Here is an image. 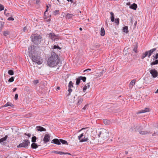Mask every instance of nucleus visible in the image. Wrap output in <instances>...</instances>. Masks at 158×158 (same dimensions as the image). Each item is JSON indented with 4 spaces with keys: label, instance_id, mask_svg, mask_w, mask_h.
I'll return each mask as SVG.
<instances>
[{
    "label": "nucleus",
    "instance_id": "obj_31",
    "mask_svg": "<svg viewBox=\"0 0 158 158\" xmlns=\"http://www.w3.org/2000/svg\"><path fill=\"white\" fill-rule=\"evenodd\" d=\"M88 139L87 138H85V137H84V139H81L80 140V142H84L87 141Z\"/></svg>",
    "mask_w": 158,
    "mask_h": 158
},
{
    "label": "nucleus",
    "instance_id": "obj_30",
    "mask_svg": "<svg viewBox=\"0 0 158 158\" xmlns=\"http://www.w3.org/2000/svg\"><path fill=\"white\" fill-rule=\"evenodd\" d=\"M138 48V46L137 45V43H136V45H135L134 48L133 49V51H134L135 53H137L138 52L137 50V48Z\"/></svg>",
    "mask_w": 158,
    "mask_h": 158
},
{
    "label": "nucleus",
    "instance_id": "obj_28",
    "mask_svg": "<svg viewBox=\"0 0 158 158\" xmlns=\"http://www.w3.org/2000/svg\"><path fill=\"white\" fill-rule=\"evenodd\" d=\"M81 80L80 79V78L79 77H78V78L76 79V85H79V84H80V82Z\"/></svg>",
    "mask_w": 158,
    "mask_h": 158
},
{
    "label": "nucleus",
    "instance_id": "obj_46",
    "mask_svg": "<svg viewBox=\"0 0 158 158\" xmlns=\"http://www.w3.org/2000/svg\"><path fill=\"white\" fill-rule=\"evenodd\" d=\"M33 82L35 85H36L39 82V81L37 80H35L33 81Z\"/></svg>",
    "mask_w": 158,
    "mask_h": 158
},
{
    "label": "nucleus",
    "instance_id": "obj_33",
    "mask_svg": "<svg viewBox=\"0 0 158 158\" xmlns=\"http://www.w3.org/2000/svg\"><path fill=\"white\" fill-rule=\"evenodd\" d=\"M36 136H33L31 138V142L33 143H35L36 142Z\"/></svg>",
    "mask_w": 158,
    "mask_h": 158
},
{
    "label": "nucleus",
    "instance_id": "obj_35",
    "mask_svg": "<svg viewBox=\"0 0 158 158\" xmlns=\"http://www.w3.org/2000/svg\"><path fill=\"white\" fill-rule=\"evenodd\" d=\"M3 34L4 36H7L9 34V32L7 31H5L3 32Z\"/></svg>",
    "mask_w": 158,
    "mask_h": 158
},
{
    "label": "nucleus",
    "instance_id": "obj_63",
    "mask_svg": "<svg viewBox=\"0 0 158 158\" xmlns=\"http://www.w3.org/2000/svg\"><path fill=\"white\" fill-rule=\"evenodd\" d=\"M155 93H158V89H157V90L156 91V92H155Z\"/></svg>",
    "mask_w": 158,
    "mask_h": 158
},
{
    "label": "nucleus",
    "instance_id": "obj_34",
    "mask_svg": "<svg viewBox=\"0 0 158 158\" xmlns=\"http://www.w3.org/2000/svg\"><path fill=\"white\" fill-rule=\"evenodd\" d=\"M79 77L80 78L81 80H82V81L83 82H85L86 80V78L85 77H82V76H80Z\"/></svg>",
    "mask_w": 158,
    "mask_h": 158
},
{
    "label": "nucleus",
    "instance_id": "obj_18",
    "mask_svg": "<svg viewBox=\"0 0 158 158\" xmlns=\"http://www.w3.org/2000/svg\"><path fill=\"white\" fill-rule=\"evenodd\" d=\"M38 146L37 144L35 143H32L31 145V147L33 149H36L38 147Z\"/></svg>",
    "mask_w": 158,
    "mask_h": 158
},
{
    "label": "nucleus",
    "instance_id": "obj_64",
    "mask_svg": "<svg viewBox=\"0 0 158 158\" xmlns=\"http://www.w3.org/2000/svg\"><path fill=\"white\" fill-rule=\"evenodd\" d=\"M57 1H58V2H59L60 3V1H59V0H57Z\"/></svg>",
    "mask_w": 158,
    "mask_h": 158
},
{
    "label": "nucleus",
    "instance_id": "obj_42",
    "mask_svg": "<svg viewBox=\"0 0 158 158\" xmlns=\"http://www.w3.org/2000/svg\"><path fill=\"white\" fill-rule=\"evenodd\" d=\"M84 136V133H82L78 137V139L80 140H81V138Z\"/></svg>",
    "mask_w": 158,
    "mask_h": 158
},
{
    "label": "nucleus",
    "instance_id": "obj_4",
    "mask_svg": "<svg viewBox=\"0 0 158 158\" xmlns=\"http://www.w3.org/2000/svg\"><path fill=\"white\" fill-rule=\"evenodd\" d=\"M109 133L105 129H102L98 134V137H101L103 139H105L108 136Z\"/></svg>",
    "mask_w": 158,
    "mask_h": 158
},
{
    "label": "nucleus",
    "instance_id": "obj_56",
    "mask_svg": "<svg viewBox=\"0 0 158 158\" xmlns=\"http://www.w3.org/2000/svg\"><path fill=\"white\" fill-rule=\"evenodd\" d=\"M91 70V69H86V70H85L84 71V72H85V71H88V70L90 71V70Z\"/></svg>",
    "mask_w": 158,
    "mask_h": 158
},
{
    "label": "nucleus",
    "instance_id": "obj_48",
    "mask_svg": "<svg viewBox=\"0 0 158 158\" xmlns=\"http://www.w3.org/2000/svg\"><path fill=\"white\" fill-rule=\"evenodd\" d=\"M14 19L13 18L11 17H9L7 19V20L9 21H10V20L13 21L14 20Z\"/></svg>",
    "mask_w": 158,
    "mask_h": 158
},
{
    "label": "nucleus",
    "instance_id": "obj_41",
    "mask_svg": "<svg viewBox=\"0 0 158 158\" xmlns=\"http://www.w3.org/2000/svg\"><path fill=\"white\" fill-rule=\"evenodd\" d=\"M4 6L3 5L0 4V10L1 11H2V10H4Z\"/></svg>",
    "mask_w": 158,
    "mask_h": 158
},
{
    "label": "nucleus",
    "instance_id": "obj_53",
    "mask_svg": "<svg viewBox=\"0 0 158 158\" xmlns=\"http://www.w3.org/2000/svg\"><path fill=\"white\" fill-rule=\"evenodd\" d=\"M40 0H36V3L37 4H39L40 3Z\"/></svg>",
    "mask_w": 158,
    "mask_h": 158
},
{
    "label": "nucleus",
    "instance_id": "obj_14",
    "mask_svg": "<svg viewBox=\"0 0 158 158\" xmlns=\"http://www.w3.org/2000/svg\"><path fill=\"white\" fill-rule=\"evenodd\" d=\"M74 15L73 14L68 13L66 15L65 17L67 19H69L72 18Z\"/></svg>",
    "mask_w": 158,
    "mask_h": 158
},
{
    "label": "nucleus",
    "instance_id": "obj_52",
    "mask_svg": "<svg viewBox=\"0 0 158 158\" xmlns=\"http://www.w3.org/2000/svg\"><path fill=\"white\" fill-rule=\"evenodd\" d=\"M18 98V94H16L15 95V100H17Z\"/></svg>",
    "mask_w": 158,
    "mask_h": 158
},
{
    "label": "nucleus",
    "instance_id": "obj_24",
    "mask_svg": "<svg viewBox=\"0 0 158 158\" xmlns=\"http://www.w3.org/2000/svg\"><path fill=\"white\" fill-rule=\"evenodd\" d=\"M148 55V51H146L143 54V56L141 57V58L142 59H143L144 58H145Z\"/></svg>",
    "mask_w": 158,
    "mask_h": 158
},
{
    "label": "nucleus",
    "instance_id": "obj_39",
    "mask_svg": "<svg viewBox=\"0 0 158 158\" xmlns=\"http://www.w3.org/2000/svg\"><path fill=\"white\" fill-rule=\"evenodd\" d=\"M14 81V78L13 77H11V78L9 79L8 80V81L10 82H12L13 81Z\"/></svg>",
    "mask_w": 158,
    "mask_h": 158
},
{
    "label": "nucleus",
    "instance_id": "obj_60",
    "mask_svg": "<svg viewBox=\"0 0 158 158\" xmlns=\"http://www.w3.org/2000/svg\"><path fill=\"white\" fill-rule=\"evenodd\" d=\"M60 89V88L59 87H57L56 88V90H59V89Z\"/></svg>",
    "mask_w": 158,
    "mask_h": 158
},
{
    "label": "nucleus",
    "instance_id": "obj_29",
    "mask_svg": "<svg viewBox=\"0 0 158 158\" xmlns=\"http://www.w3.org/2000/svg\"><path fill=\"white\" fill-rule=\"evenodd\" d=\"M8 136L7 135H6L4 137L0 139L1 142H3L4 141H5L7 138Z\"/></svg>",
    "mask_w": 158,
    "mask_h": 158
},
{
    "label": "nucleus",
    "instance_id": "obj_10",
    "mask_svg": "<svg viewBox=\"0 0 158 158\" xmlns=\"http://www.w3.org/2000/svg\"><path fill=\"white\" fill-rule=\"evenodd\" d=\"M36 128L38 131H46V129L45 128L40 126H37L36 127Z\"/></svg>",
    "mask_w": 158,
    "mask_h": 158
},
{
    "label": "nucleus",
    "instance_id": "obj_51",
    "mask_svg": "<svg viewBox=\"0 0 158 158\" xmlns=\"http://www.w3.org/2000/svg\"><path fill=\"white\" fill-rule=\"evenodd\" d=\"M24 135H25L29 137H31V134H29V133L27 134L26 133H25L24 134Z\"/></svg>",
    "mask_w": 158,
    "mask_h": 158
},
{
    "label": "nucleus",
    "instance_id": "obj_16",
    "mask_svg": "<svg viewBox=\"0 0 158 158\" xmlns=\"http://www.w3.org/2000/svg\"><path fill=\"white\" fill-rule=\"evenodd\" d=\"M49 35L50 36L51 39L52 40H55L56 39V35L53 33H50L49 34Z\"/></svg>",
    "mask_w": 158,
    "mask_h": 158
},
{
    "label": "nucleus",
    "instance_id": "obj_2",
    "mask_svg": "<svg viewBox=\"0 0 158 158\" xmlns=\"http://www.w3.org/2000/svg\"><path fill=\"white\" fill-rule=\"evenodd\" d=\"M38 53H37L36 51H34L33 53H32L30 55V56L33 62H35L38 64H41L42 63V60L40 56H38L39 53L38 51Z\"/></svg>",
    "mask_w": 158,
    "mask_h": 158
},
{
    "label": "nucleus",
    "instance_id": "obj_43",
    "mask_svg": "<svg viewBox=\"0 0 158 158\" xmlns=\"http://www.w3.org/2000/svg\"><path fill=\"white\" fill-rule=\"evenodd\" d=\"M53 48H54V49L58 48V49H61V48H60L58 46L56 45H55L54 46Z\"/></svg>",
    "mask_w": 158,
    "mask_h": 158
},
{
    "label": "nucleus",
    "instance_id": "obj_55",
    "mask_svg": "<svg viewBox=\"0 0 158 158\" xmlns=\"http://www.w3.org/2000/svg\"><path fill=\"white\" fill-rule=\"evenodd\" d=\"M90 83H87V87L88 88H89L90 87Z\"/></svg>",
    "mask_w": 158,
    "mask_h": 158
},
{
    "label": "nucleus",
    "instance_id": "obj_36",
    "mask_svg": "<svg viewBox=\"0 0 158 158\" xmlns=\"http://www.w3.org/2000/svg\"><path fill=\"white\" fill-rule=\"evenodd\" d=\"M8 74L11 75H12L14 74V71L12 70H10L8 71Z\"/></svg>",
    "mask_w": 158,
    "mask_h": 158
},
{
    "label": "nucleus",
    "instance_id": "obj_25",
    "mask_svg": "<svg viewBox=\"0 0 158 158\" xmlns=\"http://www.w3.org/2000/svg\"><path fill=\"white\" fill-rule=\"evenodd\" d=\"M103 122L106 125H108L110 124V121L107 119L103 120Z\"/></svg>",
    "mask_w": 158,
    "mask_h": 158
},
{
    "label": "nucleus",
    "instance_id": "obj_45",
    "mask_svg": "<svg viewBox=\"0 0 158 158\" xmlns=\"http://www.w3.org/2000/svg\"><path fill=\"white\" fill-rule=\"evenodd\" d=\"M153 57H154V60L155 59H157L158 58V53L156 54L155 56H153Z\"/></svg>",
    "mask_w": 158,
    "mask_h": 158
},
{
    "label": "nucleus",
    "instance_id": "obj_38",
    "mask_svg": "<svg viewBox=\"0 0 158 158\" xmlns=\"http://www.w3.org/2000/svg\"><path fill=\"white\" fill-rule=\"evenodd\" d=\"M115 23L117 24V25L119 24V18H116L115 20Z\"/></svg>",
    "mask_w": 158,
    "mask_h": 158
},
{
    "label": "nucleus",
    "instance_id": "obj_7",
    "mask_svg": "<svg viewBox=\"0 0 158 158\" xmlns=\"http://www.w3.org/2000/svg\"><path fill=\"white\" fill-rule=\"evenodd\" d=\"M73 83L71 81L69 82L68 85L69 89L68 90V91L69 92V93L68 94V95H69L70 93L72 91L71 88L73 87Z\"/></svg>",
    "mask_w": 158,
    "mask_h": 158
},
{
    "label": "nucleus",
    "instance_id": "obj_26",
    "mask_svg": "<svg viewBox=\"0 0 158 158\" xmlns=\"http://www.w3.org/2000/svg\"><path fill=\"white\" fill-rule=\"evenodd\" d=\"M4 14L6 16H9L11 15L10 13L8 12L6 9H5L4 10Z\"/></svg>",
    "mask_w": 158,
    "mask_h": 158
},
{
    "label": "nucleus",
    "instance_id": "obj_22",
    "mask_svg": "<svg viewBox=\"0 0 158 158\" xmlns=\"http://www.w3.org/2000/svg\"><path fill=\"white\" fill-rule=\"evenodd\" d=\"M60 143L64 144H67L68 145V143L67 141L64 139H60Z\"/></svg>",
    "mask_w": 158,
    "mask_h": 158
},
{
    "label": "nucleus",
    "instance_id": "obj_49",
    "mask_svg": "<svg viewBox=\"0 0 158 158\" xmlns=\"http://www.w3.org/2000/svg\"><path fill=\"white\" fill-rule=\"evenodd\" d=\"M87 88V85H85L83 88V91L84 92H85V91L86 90Z\"/></svg>",
    "mask_w": 158,
    "mask_h": 158
},
{
    "label": "nucleus",
    "instance_id": "obj_54",
    "mask_svg": "<svg viewBox=\"0 0 158 158\" xmlns=\"http://www.w3.org/2000/svg\"><path fill=\"white\" fill-rule=\"evenodd\" d=\"M52 153L58 154V151H52Z\"/></svg>",
    "mask_w": 158,
    "mask_h": 158
},
{
    "label": "nucleus",
    "instance_id": "obj_47",
    "mask_svg": "<svg viewBox=\"0 0 158 158\" xmlns=\"http://www.w3.org/2000/svg\"><path fill=\"white\" fill-rule=\"evenodd\" d=\"M88 104H86V105L84 106V107L82 109L84 110H86V109H87V108H88Z\"/></svg>",
    "mask_w": 158,
    "mask_h": 158
},
{
    "label": "nucleus",
    "instance_id": "obj_8",
    "mask_svg": "<svg viewBox=\"0 0 158 158\" xmlns=\"http://www.w3.org/2000/svg\"><path fill=\"white\" fill-rule=\"evenodd\" d=\"M50 138V136L48 134H46L44 137L43 140L44 143H47L49 141Z\"/></svg>",
    "mask_w": 158,
    "mask_h": 158
},
{
    "label": "nucleus",
    "instance_id": "obj_21",
    "mask_svg": "<svg viewBox=\"0 0 158 158\" xmlns=\"http://www.w3.org/2000/svg\"><path fill=\"white\" fill-rule=\"evenodd\" d=\"M111 15V21L113 22L114 20V14L112 12H110V13Z\"/></svg>",
    "mask_w": 158,
    "mask_h": 158
},
{
    "label": "nucleus",
    "instance_id": "obj_57",
    "mask_svg": "<svg viewBox=\"0 0 158 158\" xmlns=\"http://www.w3.org/2000/svg\"><path fill=\"white\" fill-rule=\"evenodd\" d=\"M16 89H17V88H14L13 89V92H15L16 90Z\"/></svg>",
    "mask_w": 158,
    "mask_h": 158
},
{
    "label": "nucleus",
    "instance_id": "obj_19",
    "mask_svg": "<svg viewBox=\"0 0 158 158\" xmlns=\"http://www.w3.org/2000/svg\"><path fill=\"white\" fill-rule=\"evenodd\" d=\"M100 35L101 36H103L105 34V31L103 27H102L101 29Z\"/></svg>",
    "mask_w": 158,
    "mask_h": 158
},
{
    "label": "nucleus",
    "instance_id": "obj_40",
    "mask_svg": "<svg viewBox=\"0 0 158 158\" xmlns=\"http://www.w3.org/2000/svg\"><path fill=\"white\" fill-rule=\"evenodd\" d=\"M59 14V10H55L54 12V14L55 15H58Z\"/></svg>",
    "mask_w": 158,
    "mask_h": 158
},
{
    "label": "nucleus",
    "instance_id": "obj_61",
    "mask_svg": "<svg viewBox=\"0 0 158 158\" xmlns=\"http://www.w3.org/2000/svg\"><path fill=\"white\" fill-rule=\"evenodd\" d=\"M69 2H70L71 3H73V0H69Z\"/></svg>",
    "mask_w": 158,
    "mask_h": 158
},
{
    "label": "nucleus",
    "instance_id": "obj_27",
    "mask_svg": "<svg viewBox=\"0 0 158 158\" xmlns=\"http://www.w3.org/2000/svg\"><path fill=\"white\" fill-rule=\"evenodd\" d=\"M139 133L142 135H145L148 134L149 132L148 131H139Z\"/></svg>",
    "mask_w": 158,
    "mask_h": 158
},
{
    "label": "nucleus",
    "instance_id": "obj_37",
    "mask_svg": "<svg viewBox=\"0 0 158 158\" xmlns=\"http://www.w3.org/2000/svg\"><path fill=\"white\" fill-rule=\"evenodd\" d=\"M58 154H59L60 155H63V154H69V153H64V152H61V151H58Z\"/></svg>",
    "mask_w": 158,
    "mask_h": 158
},
{
    "label": "nucleus",
    "instance_id": "obj_6",
    "mask_svg": "<svg viewBox=\"0 0 158 158\" xmlns=\"http://www.w3.org/2000/svg\"><path fill=\"white\" fill-rule=\"evenodd\" d=\"M150 72L154 78L158 76V72L155 69L151 70Z\"/></svg>",
    "mask_w": 158,
    "mask_h": 158
},
{
    "label": "nucleus",
    "instance_id": "obj_12",
    "mask_svg": "<svg viewBox=\"0 0 158 158\" xmlns=\"http://www.w3.org/2000/svg\"><path fill=\"white\" fill-rule=\"evenodd\" d=\"M150 111V109L148 108H146L144 110H143L140 111L139 112H138L137 113V114L145 113L146 112H149Z\"/></svg>",
    "mask_w": 158,
    "mask_h": 158
},
{
    "label": "nucleus",
    "instance_id": "obj_17",
    "mask_svg": "<svg viewBox=\"0 0 158 158\" xmlns=\"http://www.w3.org/2000/svg\"><path fill=\"white\" fill-rule=\"evenodd\" d=\"M46 7H47V9H46V10L45 11V12H44V18L45 19H47L46 21L47 22H49L50 21V19H48L46 17V16L45 15L46 12L48 11V9L49 8V7L48 5H47Z\"/></svg>",
    "mask_w": 158,
    "mask_h": 158
},
{
    "label": "nucleus",
    "instance_id": "obj_9",
    "mask_svg": "<svg viewBox=\"0 0 158 158\" xmlns=\"http://www.w3.org/2000/svg\"><path fill=\"white\" fill-rule=\"evenodd\" d=\"M52 143H54L57 145H60V139H54L52 140L51 142Z\"/></svg>",
    "mask_w": 158,
    "mask_h": 158
},
{
    "label": "nucleus",
    "instance_id": "obj_32",
    "mask_svg": "<svg viewBox=\"0 0 158 158\" xmlns=\"http://www.w3.org/2000/svg\"><path fill=\"white\" fill-rule=\"evenodd\" d=\"M158 64V60H156L152 62L151 63V65H152L157 64Z\"/></svg>",
    "mask_w": 158,
    "mask_h": 158
},
{
    "label": "nucleus",
    "instance_id": "obj_13",
    "mask_svg": "<svg viewBox=\"0 0 158 158\" xmlns=\"http://www.w3.org/2000/svg\"><path fill=\"white\" fill-rule=\"evenodd\" d=\"M137 7V5L135 3H133L130 6V8L135 10H136Z\"/></svg>",
    "mask_w": 158,
    "mask_h": 158
},
{
    "label": "nucleus",
    "instance_id": "obj_59",
    "mask_svg": "<svg viewBox=\"0 0 158 158\" xmlns=\"http://www.w3.org/2000/svg\"><path fill=\"white\" fill-rule=\"evenodd\" d=\"M130 2H128V3H127V5H130Z\"/></svg>",
    "mask_w": 158,
    "mask_h": 158
},
{
    "label": "nucleus",
    "instance_id": "obj_44",
    "mask_svg": "<svg viewBox=\"0 0 158 158\" xmlns=\"http://www.w3.org/2000/svg\"><path fill=\"white\" fill-rule=\"evenodd\" d=\"M12 106L10 104L9 102H7L6 104L4 105V107H7L8 106Z\"/></svg>",
    "mask_w": 158,
    "mask_h": 158
},
{
    "label": "nucleus",
    "instance_id": "obj_3",
    "mask_svg": "<svg viewBox=\"0 0 158 158\" xmlns=\"http://www.w3.org/2000/svg\"><path fill=\"white\" fill-rule=\"evenodd\" d=\"M31 38L32 39V42L36 45H38L40 43L42 38L40 35L35 34L32 35Z\"/></svg>",
    "mask_w": 158,
    "mask_h": 158
},
{
    "label": "nucleus",
    "instance_id": "obj_62",
    "mask_svg": "<svg viewBox=\"0 0 158 158\" xmlns=\"http://www.w3.org/2000/svg\"><path fill=\"white\" fill-rule=\"evenodd\" d=\"M79 30H80V31H82V28H81V27H80V28H79Z\"/></svg>",
    "mask_w": 158,
    "mask_h": 158
},
{
    "label": "nucleus",
    "instance_id": "obj_11",
    "mask_svg": "<svg viewBox=\"0 0 158 158\" xmlns=\"http://www.w3.org/2000/svg\"><path fill=\"white\" fill-rule=\"evenodd\" d=\"M156 49V48H153L152 49H151L149 51H148V57L150 58V56L153 53V52L155 51Z\"/></svg>",
    "mask_w": 158,
    "mask_h": 158
},
{
    "label": "nucleus",
    "instance_id": "obj_20",
    "mask_svg": "<svg viewBox=\"0 0 158 158\" xmlns=\"http://www.w3.org/2000/svg\"><path fill=\"white\" fill-rule=\"evenodd\" d=\"M135 83V80H133L131 81L129 84V86L130 87L132 88L133 86L134 85Z\"/></svg>",
    "mask_w": 158,
    "mask_h": 158
},
{
    "label": "nucleus",
    "instance_id": "obj_58",
    "mask_svg": "<svg viewBox=\"0 0 158 158\" xmlns=\"http://www.w3.org/2000/svg\"><path fill=\"white\" fill-rule=\"evenodd\" d=\"M80 19H81V20H83V19H84V18L82 16H81V17H80Z\"/></svg>",
    "mask_w": 158,
    "mask_h": 158
},
{
    "label": "nucleus",
    "instance_id": "obj_1",
    "mask_svg": "<svg viewBox=\"0 0 158 158\" xmlns=\"http://www.w3.org/2000/svg\"><path fill=\"white\" fill-rule=\"evenodd\" d=\"M60 62V58L58 55L52 52L51 56L48 59L47 63L51 67H54L57 65Z\"/></svg>",
    "mask_w": 158,
    "mask_h": 158
},
{
    "label": "nucleus",
    "instance_id": "obj_23",
    "mask_svg": "<svg viewBox=\"0 0 158 158\" xmlns=\"http://www.w3.org/2000/svg\"><path fill=\"white\" fill-rule=\"evenodd\" d=\"M128 27L127 26H126L124 27L123 28V31L124 32H125L127 33H128Z\"/></svg>",
    "mask_w": 158,
    "mask_h": 158
},
{
    "label": "nucleus",
    "instance_id": "obj_15",
    "mask_svg": "<svg viewBox=\"0 0 158 158\" xmlns=\"http://www.w3.org/2000/svg\"><path fill=\"white\" fill-rule=\"evenodd\" d=\"M77 99L78 101L77 103V105H80L82 103L83 101V98H80L79 97Z\"/></svg>",
    "mask_w": 158,
    "mask_h": 158
},
{
    "label": "nucleus",
    "instance_id": "obj_50",
    "mask_svg": "<svg viewBox=\"0 0 158 158\" xmlns=\"http://www.w3.org/2000/svg\"><path fill=\"white\" fill-rule=\"evenodd\" d=\"M27 31V28L26 27H25L23 28V31L25 32Z\"/></svg>",
    "mask_w": 158,
    "mask_h": 158
},
{
    "label": "nucleus",
    "instance_id": "obj_5",
    "mask_svg": "<svg viewBox=\"0 0 158 158\" xmlns=\"http://www.w3.org/2000/svg\"><path fill=\"white\" fill-rule=\"evenodd\" d=\"M30 143L29 141L27 139H25L23 140V142L17 146V147L21 148L24 147L27 148Z\"/></svg>",
    "mask_w": 158,
    "mask_h": 158
}]
</instances>
